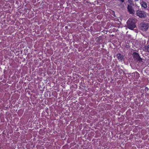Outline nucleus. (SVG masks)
Wrapping results in <instances>:
<instances>
[{
	"label": "nucleus",
	"mask_w": 149,
	"mask_h": 149,
	"mask_svg": "<svg viewBox=\"0 0 149 149\" xmlns=\"http://www.w3.org/2000/svg\"><path fill=\"white\" fill-rule=\"evenodd\" d=\"M135 20L133 19L130 18L127 22V26L128 28L131 30H133L136 27Z\"/></svg>",
	"instance_id": "1"
},
{
	"label": "nucleus",
	"mask_w": 149,
	"mask_h": 149,
	"mask_svg": "<svg viewBox=\"0 0 149 149\" xmlns=\"http://www.w3.org/2000/svg\"><path fill=\"white\" fill-rule=\"evenodd\" d=\"M140 29L143 31H147L149 28V25L146 22H142L139 25Z\"/></svg>",
	"instance_id": "2"
},
{
	"label": "nucleus",
	"mask_w": 149,
	"mask_h": 149,
	"mask_svg": "<svg viewBox=\"0 0 149 149\" xmlns=\"http://www.w3.org/2000/svg\"><path fill=\"white\" fill-rule=\"evenodd\" d=\"M133 58L134 60H136L137 62H140L142 61V59L140 57L139 54L137 53L136 52H134L133 54Z\"/></svg>",
	"instance_id": "3"
},
{
	"label": "nucleus",
	"mask_w": 149,
	"mask_h": 149,
	"mask_svg": "<svg viewBox=\"0 0 149 149\" xmlns=\"http://www.w3.org/2000/svg\"><path fill=\"white\" fill-rule=\"evenodd\" d=\"M137 15L140 17H146V14L144 11L138 10L136 11Z\"/></svg>",
	"instance_id": "4"
},
{
	"label": "nucleus",
	"mask_w": 149,
	"mask_h": 149,
	"mask_svg": "<svg viewBox=\"0 0 149 149\" xmlns=\"http://www.w3.org/2000/svg\"><path fill=\"white\" fill-rule=\"evenodd\" d=\"M134 6L133 5H128L127 7L128 11L130 14H133L134 13L135 11L133 7V6Z\"/></svg>",
	"instance_id": "5"
},
{
	"label": "nucleus",
	"mask_w": 149,
	"mask_h": 149,
	"mask_svg": "<svg viewBox=\"0 0 149 149\" xmlns=\"http://www.w3.org/2000/svg\"><path fill=\"white\" fill-rule=\"evenodd\" d=\"M116 57L120 61H122L124 59V56L123 54L119 53L116 55Z\"/></svg>",
	"instance_id": "6"
},
{
	"label": "nucleus",
	"mask_w": 149,
	"mask_h": 149,
	"mask_svg": "<svg viewBox=\"0 0 149 149\" xmlns=\"http://www.w3.org/2000/svg\"><path fill=\"white\" fill-rule=\"evenodd\" d=\"M141 6L144 8H146L147 7L146 3L144 1H142L141 3Z\"/></svg>",
	"instance_id": "7"
},
{
	"label": "nucleus",
	"mask_w": 149,
	"mask_h": 149,
	"mask_svg": "<svg viewBox=\"0 0 149 149\" xmlns=\"http://www.w3.org/2000/svg\"><path fill=\"white\" fill-rule=\"evenodd\" d=\"M145 49L146 52H149V45L148 46H145Z\"/></svg>",
	"instance_id": "8"
},
{
	"label": "nucleus",
	"mask_w": 149,
	"mask_h": 149,
	"mask_svg": "<svg viewBox=\"0 0 149 149\" xmlns=\"http://www.w3.org/2000/svg\"><path fill=\"white\" fill-rule=\"evenodd\" d=\"M128 2L129 3H130L129 4H128V5L134 6V4L133 3L132 1L131 0H128Z\"/></svg>",
	"instance_id": "9"
},
{
	"label": "nucleus",
	"mask_w": 149,
	"mask_h": 149,
	"mask_svg": "<svg viewBox=\"0 0 149 149\" xmlns=\"http://www.w3.org/2000/svg\"><path fill=\"white\" fill-rule=\"evenodd\" d=\"M139 1V0H135V1Z\"/></svg>",
	"instance_id": "10"
}]
</instances>
